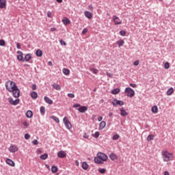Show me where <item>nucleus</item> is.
<instances>
[{"mask_svg":"<svg viewBox=\"0 0 175 175\" xmlns=\"http://www.w3.org/2000/svg\"><path fill=\"white\" fill-rule=\"evenodd\" d=\"M7 91L12 93L14 98H20V89L16 85V82L13 81H8L5 84Z\"/></svg>","mask_w":175,"mask_h":175,"instance_id":"obj_1","label":"nucleus"},{"mask_svg":"<svg viewBox=\"0 0 175 175\" xmlns=\"http://www.w3.org/2000/svg\"><path fill=\"white\" fill-rule=\"evenodd\" d=\"M109 157L106 154L103 152H98L97 154V157H94V162L95 163H97L98 165L103 163V162H106Z\"/></svg>","mask_w":175,"mask_h":175,"instance_id":"obj_2","label":"nucleus"},{"mask_svg":"<svg viewBox=\"0 0 175 175\" xmlns=\"http://www.w3.org/2000/svg\"><path fill=\"white\" fill-rule=\"evenodd\" d=\"M161 155L163 162H170V161H173V153H170L167 150H163Z\"/></svg>","mask_w":175,"mask_h":175,"instance_id":"obj_3","label":"nucleus"},{"mask_svg":"<svg viewBox=\"0 0 175 175\" xmlns=\"http://www.w3.org/2000/svg\"><path fill=\"white\" fill-rule=\"evenodd\" d=\"M124 92L127 94L129 98H133V96H135V90L131 88H126Z\"/></svg>","mask_w":175,"mask_h":175,"instance_id":"obj_4","label":"nucleus"},{"mask_svg":"<svg viewBox=\"0 0 175 175\" xmlns=\"http://www.w3.org/2000/svg\"><path fill=\"white\" fill-rule=\"evenodd\" d=\"M63 122L66 128V129H68V131H70L72 129V123L69 121V119H68V117H64L63 119Z\"/></svg>","mask_w":175,"mask_h":175,"instance_id":"obj_5","label":"nucleus"},{"mask_svg":"<svg viewBox=\"0 0 175 175\" xmlns=\"http://www.w3.org/2000/svg\"><path fill=\"white\" fill-rule=\"evenodd\" d=\"M111 103L114 107L117 106H124V101L121 100H118L117 98H114L112 100Z\"/></svg>","mask_w":175,"mask_h":175,"instance_id":"obj_6","label":"nucleus"},{"mask_svg":"<svg viewBox=\"0 0 175 175\" xmlns=\"http://www.w3.org/2000/svg\"><path fill=\"white\" fill-rule=\"evenodd\" d=\"M8 101L10 105H12V106H17L18 103H20V98H16L15 100H14L12 97H10L8 98Z\"/></svg>","mask_w":175,"mask_h":175,"instance_id":"obj_7","label":"nucleus"},{"mask_svg":"<svg viewBox=\"0 0 175 175\" xmlns=\"http://www.w3.org/2000/svg\"><path fill=\"white\" fill-rule=\"evenodd\" d=\"M113 21L115 23V25H120V24H122V21L116 15L113 16Z\"/></svg>","mask_w":175,"mask_h":175,"instance_id":"obj_8","label":"nucleus"},{"mask_svg":"<svg viewBox=\"0 0 175 175\" xmlns=\"http://www.w3.org/2000/svg\"><path fill=\"white\" fill-rule=\"evenodd\" d=\"M16 53H17V54H18L17 55L18 61H23V62H24V56H23V52L21 51H18Z\"/></svg>","mask_w":175,"mask_h":175,"instance_id":"obj_9","label":"nucleus"},{"mask_svg":"<svg viewBox=\"0 0 175 175\" xmlns=\"http://www.w3.org/2000/svg\"><path fill=\"white\" fill-rule=\"evenodd\" d=\"M8 150H9L10 152L14 153V152L18 151V148L16 145H12L11 146H10Z\"/></svg>","mask_w":175,"mask_h":175,"instance_id":"obj_10","label":"nucleus"},{"mask_svg":"<svg viewBox=\"0 0 175 175\" xmlns=\"http://www.w3.org/2000/svg\"><path fill=\"white\" fill-rule=\"evenodd\" d=\"M77 110L79 111V113H85L88 110V107L87 106H81L79 108H77Z\"/></svg>","mask_w":175,"mask_h":175,"instance_id":"obj_11","label":"nucleus"},{"mask_svg":"<svg viewBox=\"0 0 175 175\" xmlns=\"http://www.w3.org/2000/svg\"><path fill=\"white\" fill-rule=\"evenodd\" d=\"M57 157L59 158H66V152L64 150H60L57 152Z\"/></svg>","mask_w":175,"mask_h":175,"instance_id":"obj_12","label":"nucleus"},{"mask_svg":"<svg viewBox=\"0 0 175 175\" xmlns=\"http://www.w3.org/2000/svg\"><path fill=\"white\" fill-rule=\"evenodd\" d=\"M5 162L10 166H12V167L16 166V163H14V161H13V160L10 159H7Z\"/></svg>","mask_w":175,"mask_h":175,"instance_id":"obj_13","label":"nucleus"},{"mask_svg":"<svg viewBox=\"0 0 175 175\" xmlns=\"http://www.w3.org/2000/svg\"><path fill=\"white\" fill-rule=\"evenodd\" d=\"M44 102H46V103H48V105H53V100H51L50 98H49L46 96L44 97Z\"/></svg>","mask_w":175,"mask_h":175,"instance_id":"obj_14","label":"nucleus"},{"mask_svg":"<svg viewBox=\"0 0 175 175\" xmlns=\"http://www.w3.org/2000/svg\"><path fill=\"white\" fill-rule=\"evenodd\" d=\"M32 58V54L31 53H27L25 56V58H23L24 62L26 61V62H28Z\"/></svg>","mask_w":175,"mask_h":175,"instance_id":"obj_15","label":"nucleus"},{"mask_svg":"<svg viewBox=\"0 0 175 175\" xmlns=\"http://www.w3.org/2000/svg\"><path fill=\"white\" fill-rule=\"evenodd\" d=\"M6 8V0H0V9Z\"/></svg>","mask_w":175,"mask_h":175,"instance_id":"obj_16","label":"nucleus"},{"mask_svg":"<svg viewBox=\"0 0 175 175\" xmlns=\"http://www.w3.org/2000/svg\"><path fill=\"white\" fill-rule=\"evenodd\" d=\"M125 44V41L124 40L120 39L116 42V44L118 45V47H121L122 46H124Z\"/></svg>","mask_w":175,"mask_h":175,"instance_id":"obj_17","label":"nucleus"},{"mask_svg":"<svg viewBox=\"0 0 175 175\" xmlns=\"http://www.w3.org/2000/svg\"><path fill=\"white\" fill-rule=\"evenodd\" d=\"M33 116V112H32V111L31 110H28L26 113V117L27 118H32Z\"/></svg>","mask_w":175,"mask_h":175,"instance_id":"obj_18","label":"nucleus"},{"mask_svg":"<svg viewBox=\"0 0 175 175\" xmlns=\"http://www.w3.org/2000/svg\"><path fill=\"white\" fill-rule=\"evenodd\" d=\"M62 21L63 24H64V25H68L70 24V20H69V18H68L67 17L62 19Z\"/></svg>","mask_w":175,"mask_h":175,"instance_id":"obj_19","label":"nucleus"},{"mask_svg":"<svg viewBox=\"0 0 175 175\" xmlns=\"http://www.w3.org/2000/svg\"><path fill=\"white\" fill-rule=\"evenodd\" d=\"M109 158L111 159V161H116V159H118V157L114 153H111Z\"/></svg>","mask_w":175,"mask_h":175,"instance_id":"obj_20","label":"nucleus"},{"mask_svg":"<svg viewBox=\"0 0 175 175\" xmlns=\"http://www.w3.org/2000/svg\"><path fill=\"white\" fill-rule=\"evenodd\" d=\"M89 166L90 165H88V163H87V162L83 161L82 163L81 167H82V169H83V170H87L88 169Z\"/></svg>","mask_w":175,"mask_h":175,"instance_id":"obj_21","label":"nucleus"},{"mask_svg":"<svg viewBox=\"0 0 175 175\" xmlns=\"http://www.w3.org/2000/svg\"><path fill=\"white\" fill-rule=\"evenodd\" d=\"M40 112L41 116H44V114H46V107L41 106L40 108Z\"/></svg>","mask_w":175,"mask_h":175,"instance_id":"obj_22","label":"nucleus"},{"mask_svg":"<svg viewBox=\"0 0 175 175\" xmlns=\"http://www.w3.org/2000/svg\"><path fill=\"white\" fill-rule=\"evenodd\" d=\"M85 16L87 18H92V13H91V12H89V11H85Z\"/></svg>","mask_w":175,"mask_h":175,"instance_id":"obj_23","label":"nucleus"},{"mask_svg":"<svg viewBox=\"0 0 175 175\" xmlns=\"http://www.w3.org/2000/svg\"><path fill=\"white\" fill-rule=\"evenodd\" d=\"M105 126H106V122L102 121V122L100 123L98 129H99L100 131H102V129H103L105 128Z\"/></svg>","mask_w":175,"mask_h":175,"instance_id":"obj_24","label":"nucleus"},{"mask_svg":"<svg viewBox=\"0 0 175 175\" xmlns=\"http://www.w3.org/2000/svg\"><path fill=\"white\" fill-rule=\"evenodd\" d=\"M120 116H122V117H125L126 116H128V113L126 112V111H125V109H120Z\"/></svg>","mask_w":175,"mask_h":175,"instance_id":"obj_25","label":"nucleus"},{"mask_svg":"<svg viewBox=\"0 0 175 175\" xmlns=\"http://www.w3.org/2000/svg\"><path fill=\"white\" fill-rule=\"evenodd\" d=\"M40 158L42 161H46V159H47V158H49V154L47 153H44V154L40 155Z\"/></svg>","mask_w":175,"mask_h":175,"instance_id":"obj_26","label":"nucleus"},{"mask_svg":"<svg viewBox=\"0 0 175 175\" xmlns=\"http://www.w3.org/2000/svg\"><path fill=\"white\" fill-rule=\"evenodd\" d=\"M36 57H42L43 55V51L40 49H38L36 52Z\"/></svg>","mask_w":175,"mask_h":175,"instance_id":"obj_27","label":"nucleus"},{"mask_svg":"<svg viewBox=\"0 0 175 175\" xmlns=\"http://www.w3.org/2000/svg\"><path fill=\"white\" fill-rule=\"evenodd\" d=\"M31 97L32 99H36L38 98V93L36 92H32L30 94Z\"/></svg>","mask_w":175,"mask_h":175,"instance_id":"obj_28","label":"nucleus"},{"mask_svg":"<svg viewBox=\"0 0 175 175\" xmlns=\"http://www.w3.org/2000/svg\"><path fill=\"white\" fill-rule=\"evenodd\" d=\"M53 88L56 90L57 91L61 90V85L57 83H54L53 85Z\"/></svg>","mask_w":175,"mask_h":175,"instance_id":"obj_29","label":"nucleus"},{"mask_svg":"<svg viewBox=\"0 0 175 175\" xmlns=\"http://www.w3.org/2000/svg\"><path fill=\"white\" fill-rule=\"evenodd\" d=\"M152 113H158V107L157 105H154L153 107H152Z\"/></svg>","mask_w":175,"mask_h":175,"instance_id":"obj_30","label":"nucleus"},{"mask_svg":"<svg viewBox=\"0 0 175 175\" xmlns=\"http://www.w3.org/2000/svg\"><path fill=\"white\" fill-rule=\"evenodd\" d=\"M119 92H120V88H116L111 91V94H113V95H117V94H119Z\"/></svg>","mask_w":175,"mask_h":175,"instance_id":"obj_31","label":"nucleus"},{"mask_svg":"<svg viewBox=\"0 0 175 175\" xmlns=\"http://www.w3.org/2000/svg\"><path fill=\"white\" fill-rule=\"evenodd\" d=\"M51 172H52V173H57V172H58V167L55 165L52 166Z\"/></svg>","mask_w":175,"mask_h":175,"instance_id":"obj_32","label":"nucleus"},{"mask_svg":"<svg viewBox=\"0 0 175 175\" xmlns=\"http://www.w3.org/2000/svg\"><path fill=\"white\" fill-rule=\"evenodd\" d=\"M63 73L66 76H68V75H69L70 73V70H69V69H68V68H63Z\"/></svg>","mask_w":175,"mask_h":175,"instance_id":"obj_33","label":"nucleus"},{"mask_svg":"<svg viewBox=\"0 0 175 175\" xmlns=\"http://www.w3.org/2000/svg\"><path fill=\"white\" fill-rule=\"evenodd\" d=\"M174 90L173 89V88H170L167 90V95L169 96L172 94V92H174Z\"/></svg>","mask_w":175,"mask_h":175,"instance_id":"obj_34","label":"nucleus"},{"mask_svg":"<svg viewBox=\"0 0 175 175\" xmlns=\"http://www.w3.org/2000/svg\"><path fill=\"white\" fill-rule=\"evenodd\" d=\"M52 120H53V121H55V122H57V124H59V119L58 118V117L57 116H51Z\"/></svg>","mask_w":175,"mask_h":175,"instance_id":"obj_35","label":"nucleus"},{"mask_svg":"<svg viewBox=\"0 0 175 175\" xmlns=\"http://www.w3.org/2000/svg\"><path fill=\"white\" fill-rule=\"evenodd\" d=\"M90 72H92V73H94V75H98V69L96 68H90Z\"/></svg>","mask_w":175,"mask_h":175,"instance_id":"obj_36","label":"nucleus"},{"mask_svg":"<svg viewBox=\"0 0 175 175\" xmlns=\"http://www.w3.org/2000/svg\"><path fill=\"white\" fill-rule=\"evenodd\" d=\"M151 140H154V135H148L147 141L148 142H151Z\"/></svg>","mask_w":175,"mask_h":175,"instance_id":"obj_37","label":"nucleus"},{"mask_svg":"<svg viewBox=\"0 0 175 175\" xmlns=\"http://www.w3.org/2000/svg\"><path fill=\"white\" fill-rule=\"evenodd\" d=\"M98 172L101 174H105V173H106V169H105V168H99L98 169Z\"/></svg>","mask_w":175,"mask_h":175,"instance_id":"obj_38","label":"nucleus"},{"mask_svg":"<svg viewBox=\"0 0 175 175\" xmlns=\"http://www.w3.org/2000/svg\"><path fill=\"white\" fill-rule=\"evenodd\" d=\"M23 125L24 126L25 129H27V128L29 126V124L27 121L23 122Z\"/></svg>","mask_w":175,"mask_h":175,"instance_id":"obj_39","label":"nucleus"},{"mask_svg":"<svg viewBox=\"0 0 175 175\" xmlns=\"http://www.w3.org/2000/svg\"><path fill=\"white\" fill-rule=\"evenodd\" d=\"M100 135V133H99V131H96L94 135H93L94 137H95L96 139H98V137H99V135Z\"/></svg>","mask_w":175,"mask_h":175,"instance_id":"obj_40","label":"nucleus"},{"mask_svg":"<svg viewBox=\"0 0 175 175\" xmlns=\"http://www.w3.org/2000/svg\"><path fill=\"white\" fill-rule=\"evenodd\" d=\"M6 45V42L4 40H0V46H4Z\"/></svg>","mask_w":175,"mask_h":175,"instance_id":"obj_41","label":"nucleus"},{"mask_svg":"<svg viewBox=\"0 0 175 175\" xmlns=\"http://www.w3.org/2000/svg\"><path fill=\"white\" fill-rule=\"evenodd\" d=\"M118 139H120V135L118 134H115L113 136V140H118Z\"/></svg>","mask_w":175,"mask_h":175,"instance_id":"obj_42","label":"nucleus"},{"mask_svg":"<svg viewBox=\"0 0 175 175\" xmlns=\"http://www.w3.org/2000/svg\"><path fill=\"white\" fill-rule=\"evenodd\" d=\"M120 35H121V36H125V35H126V31H125L124 30H121L120 31Z\"/></svg>","mask_w":175,"mask_h":175,"instance_id":"obj_43","label":"nucleus"},{"mask_svg":"<svg viewBox=\"0 0 175 175\" xmlns=\"http://www.w3.org/2000/svg\"><path fill=\"white\" fill-rule=\"evenodd\" d=\"M164 68L165 69H169V68H170V64H169V62H165V65H164Z\"/></svg>","mask_w":175,"mask_h":175,"instance_id":"obj_44","label":"nucleus"},{"mask_svg":"<svg viewBox=\"0 0 175 175\" xmlns=\"http://www.w3.org/2000/svg\"><path fill=\"white\" fill-rule=\"evenodd\" d=\"M30 138H31V135H30L29 134L26 133V134L25 135V139L26 140H29Z\"/></svg>","mask_w":175,"mask_h":175,"instance_id":"obj_45","label":"nucleus"},{"mask_svg":"<svg viewBox=\"0 0 175 175\" xmlns=\"http://www.w3.org/2000/svg\"><path fill=\"white\" fill-rule=\"evenodd\" d=\"M59 43L62 46H66V42L64 40H60Z\"/></svg>","mask_w":175,"mask_h":175,"instance_id":"obj_46","label":"nucleus"},{"mask_svg":"<svg viewBox=\"0 0 175 175\" xmlns=\"http://www.w3.org/2000/svg\"><path fill=\"white\" fill-rule=\"evenodd\" d=\"M81 106V105L79 104V103H76V104H74L72 107H74V109H76L77 107L80 108V107Z\"/></svg>","mask_w":175,"mask_h":175,"instance_id":"obj_47","label":"nucleus"},{"mask_svg":"<svg viewBox=\"0 0 175 175\" xmlns=\"http://www.w3.org/2000/svg\"><path fill=\"white\" fill-rule=\"evenodd\" d=\"M33 144H34V146H38V144H39V141H38V139H34L32 142Z\"/></svg>","mask_w":175,"mask_h":175,"instance_id":"obj_48","label":"nucleus"},{"mask_svg":"<svg viewBox=\"0 0 175 175\" xmlns=\"http://www.w3.org/2000/svg\"><path fill=\"white\" fill-rule=\"evenodd\" d=\"M67 96H68V98H75V94L73 93H68Z\"/></svg>","mask_w":175,"mask_h":175,"instance_id":"obj_49","label":"nucleus"},{"mask_svg":"<svg viewBox=\"0 0 175 175\" xmlns=\"http://www.w3.org/2000/svg\"><path fill=\"white\" fill-rule=\"evenodd\" d=\"M83 137L84 139H89V138H90V135H88V134H87V133H85L83 134Z\"/></svg>","mask_w":175,"mask_h":175,"instance_id":"obj_50","label":"nucleus"},{"mask_svg":"<svg viewBox=\"0 0 175 175\" xmlns=\"http://www.w3.org/2000/svg\"><path fill=\"white\" fill-rule=\"evenodd\" d=\"M87 32H88V29H87V28H84L82 31L83 35H85Z\"/></svg>","mask_w":175,"mask_h":175,"instance_id":"obj_51","label":"nucleus"},{"mask_svg":"<svg viewBox=\"0 0 175 175\" xmlns=\"http://www.w3.org/2000/svg\"><path fill=\"white\" fill-rule=\"evenodd\" d=\"M16 49H18V50H21V45L18 42L16 44Z\"/></svg>","mask_w":175,"mask_h":175,"instance_id":"obj_52","label":"nucleus"},{"mask_svg":"<svg viewBox=\"0 0 175 175\" xmlns=\"http://www.w3.org/2000/svg\"><path fill=\"white\" fill-rule=\"evenodd\" d=\"M106 75H107V76H108V77H111V78L113 77V74H111L109 72H107Z\"/></svg>","mask_w":175,"mask_h":175,"instance_id":"obj_53","label":"nucleus"},{"mask_svg":"<svg viewBox=\"0 0 175 175\" xmlns=\"http://www.w3.org/2000/svg\"><path fill=\"white\" fill-rule=\"evenodd\" d=\"M130 87H132L133 88H136V87H137V85L135 83H130Z\"/></svg>","mask_w":175,"mask_h":175,"instance_id":"obj_54","label":"nucleus"},{"mask_svg":"<svg viewBox=\"0 0 175 175\" xmlns=\"http://www.w3.org/2000/svg\"><path fill=\"white\" fill-rule=\"evenodd\" d=\"M139 60H136L135 62H134L133 65H135V66H137V65H139Z\"/></svg>","mask_w":175,"mask_h":175,"instance_id":"obj_55","label":"nucleus"},{"mask_svg":"<svg viewBox=\"0 0 175 175\" xmlns=\"http://www.w3.org/2000/svg\"><path fill=\"white\" fill-rule=\"evenodd\" d=\"M31 88L33 90H36V84H33Z\"/></svg>","mask_w":175,"mask_h":175,"instance_id":"obj_56","label":"nucleus"},{"mask_svg":"<svg viewBox=\"0 0 175 175\" xmlns=\"http://www.w3.org/2000/svg\"><path fill=\"white\" fill-rule=\"evenodd\" d=\"M54 31H57V28H55V27H51V32H54Z\"/></svg>","mask_w":175,"mask_h":175,"instance_id":"obj_57","label":"nucleus"},{"mask_svg":"<svg viewBox=\"0 0 175 175\" xmlns=\"http://www.w3.org/2000/svg\"><path fill=\"white\" fill-rule=\"evenodd\" d=\"M47 17H49V18L51 17V12L50 11H49V12H47Z\"/></svg>","mask_w":175,"mask_h":175,"instance_id":"obj_58","label":"nucleus"},{"mask_svg":"<svg viewBox=\"0 0 175 175\" xmlns=\"http://www.w3.org/2000/svg\"><path fill=\"white\" fill-rule=\"evenodd\" d=\"M102 120H103V117L99 116L98 118V121L100 122V121H102Z\"/></svg>","mask_w":175,"mask_h":175,"instance_id":"obj_59","label":"nucleus"},{"mask_svg":"<svg viewBox=\"0 0 175 175\" xmlns=\"http://www.w3.org/2000/svg\"><path fill=\"white\" fill-rule=\"evenodd\" d=\"M49 66H53V62L51 61L48 62Z\"/></svg>","mask_w":175,"mask_h":175,"instance_id":"obj_60","label":"nucleus"},{"mask_svg":"<svg viewBox=\"0 0 175 175\" xmlns=\"http://www.w3.org/2000/svg\"><path fill=\"white\" fill-rule=\"evenodd\" d=\"M164 175H170L167 171L164 172Z\"/></svg>","mask_w":175,"mask_h":175,"instance_id":"obj_61","label":"nucleus"},{"mask_svg":"<svg viewBox=\"0 0 175 175\" xmlns=\"http://www.w3.org/2000/svg\"><path fill=\"white\" fill-rule=\"evenodd\" d=\"M58 3H62V0H56Z\"/></svg>","mask_w":175,"mask_h":175,"instance_id":"obj_62","label":"nucleus"},{"mask_svg":"<svg viewBox=\"0 0 175 175\" xmlns=\"http://www.w3.org/2000/svg\"><path fill=\"white\" fill-rule=\"evenodd\" d=\"M89 9H94V7H92V5H88Z\"/></svg>","mask_w":175,"mask_h":175,"instance_id":"obj_63","label":"nucleus"},{"mask_svg":"<svg viewBox=\"0 0 175 175\" xmlns=\"http://www.w3.org/2000/svg\"><path fill=\"white\" fill-rule=\"evenodd\" d=\"M113 116V113L112 112H109V117H112Z\"/></svg>","mask_w":175,"mask_h":175,"instance_id":"obj_64","label":"nucleus"}]
</instances>
